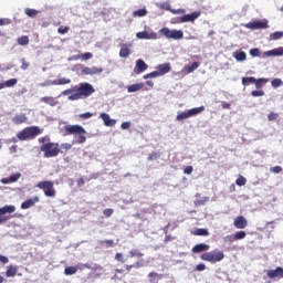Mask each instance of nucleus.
<instances>
[{
    "instance_id": "6e6d98bb",
    "label": "nucleus",
    "mask_w": 283,
    "mask_h": 283,
    "mask_svg": "<svg viewBox=\"0 0 283 283\" xmlns=\"http://www.w3.org/2000/svg\"><path fill=\"white\" fill-rule=\"evenodd\" d=\"M250 55L255 59V56H260V49H251Z\"/></svg>"
},
{
    "instance_id": "a211bd4d",
    "label": "nucleus",
    "mask_w": 283,
    "mask_h": 283,
    "mask_svg": "<svg viewBox=\"0 0 283 283\" xmlns=\"http://www.w3.org/2000/svg\"><path fill=\"white\" fill-rule=\"evenodd\" d=\"M210 249H211L210 244L199 243L192 248V253H205V251H209Z\"/></svg>"
},
{
    "instance_id": "f257e3e1",
    "label": "nucleus",
    "mask_w": 283,
    "mask_h": 283,
    "mask_svg": "<svg viewBox=\"0 0 283 283\" xmlns=\"http://www.w3.org/2000/svg\"><path fill=\"white\" fill-rule=\"evenodd\" d=\"M96 90L92 84L84 82L75 86V92L69 96V101H81V98H88Z\"/></svg>"
},
{
    "instance_id": "39448f33",
    "label": "nucleus",
    "mask_w": 283,
    "mask_h": 283,
    "mask_svg": "<svg viewBox=\"0 0 283 283\" xmlns=\"http://www.w3.org/2000/svg\"><path fill=\"white\" fill-rule=\"evenodd\" d=\"M40 151H43L44 158H56L61 154V146L56 143L49 142L41 145Z\"/></svg>"
},
{
    "instance_id": "f3484780",
    "label": "nucleus",
    "mask_w": 283,
    "mask_h": 283,
    "mask_svg": "<svg viewBox=\"0 0 283 283\" xmlns=\"http://www.w3.org/2000/svg\"><path fill=\"white\" fill-rule=\"evenodd\" d=\"M137 39H146V40H156L158 39V34L156 32H147V31H142V32H138L136 34Z\"/></svg>"
},
{
    "instance_id": "1a4fd4ad",
    "label": "nucleus",
    "mask_w": 283,
    "mask_h": 283,
    "mask_svg": "<svg viewBox=\"0 0 283 283\" xmlns=\"http://www.w3.org/2000/svg\"><path fill=\"white\" fill-rule=\"evenodd\" d=\"M248 30H266L269 29V20H254L245 24Z\"/></svg>"
},
{
    "instance_id": "4be33fe9",
    "label": "nucleus",
    "mask_w": 283,
    "mask_h": 283,
    "mask_svg": "<svg viewBox=\"0 0 283 283\" xmlns=\"http://www.w3.org/2000/svg\"><path fill=\"white\" fill-rule=\"evenodd\" d=\"M40 102L45 103V105H50L51 107H56V105H59V102L52 96L41 97Z\"/></svg>"
},
{
    "instance_id": "5fc2aeb1",
    "label": "nucleus",
    "mask_w": 283,
    "mask_h": 283,
    "mask_svg": "<svg viewBox=\"0 0 283 283\" xmlns=\"http://www.w3.org/2000/svg\"><path fill=\"white\" fill-rule=\"evenodd\" d=\"M10 23H12V20H10L8 18L0 19V25H10Z\"/></svg>"
},
{
    "instance_id": "680f3d73",
    "label": "nucleus",
    "mask_w": 283,
    "mask_h": 283,
    "mask_svg": "<svg viewBox=\"0 0 283 283\" xmlns=\"http://www.w3.org/2000/svg\"><path fill=\"white\" fill-rule=\"evenodd\" d=\"M184 174H187V176L193 174V167H192V166H187V167L184 169Z\"/></svg>"
},
{
    "instance_id": "ea45409f",
    "label": "nucleus",
    "mask_w": 283,
    "mask_h": 283,
    "mask_svg": "<svg viewBox=\"0 0 283 283\" xmlns=\"http://www.w3.org/2000/svg\"><path fill=\"white\" fill-rule=\"evenodd\" d=\"M235 185L238 187H244V185H247V178H244V176L240 175L238 177V179L235 180Z\"/></svg>"
},
{
    "instance_id": "6ab92c4d",
    "label": "nucleus",
    "mask_w": 283,
    "mask_h": 283,
    "mask_svg": "<svg viewBox=\"0 0 283 283\" xmlns=\"http://www.w3.org/2000/svg\"><path fill=\"white\" fill-rule=\"evenodd\" d=\"M157 72H159V76H165V74H169V72H171V64H159L157 66Z\"/></svg>"
},
{
    "instance_id": "49530a36",
    "label": "nucleus",
    "mask_w": 283,
    "mask_h": 283,
    "mask_svg": "<svg viewBox=\"0 0 283 283\" xmlns=\"http://www.w3.org/2000/svg\"><path fill=\"white\" fill-rule=\"evenodd\" d=\"M17 83H19V81L17 78H11V80H8L4 82L7 87H14V85H17Z\"/></svg>"
},
{
    "instance_id": "dca6fc26",
    "label": "nucleus",
    "mask_w": 283,
    "mask_h": 283,
    "mask_svg": "<svg viewBox=\"0 0 283 283\" xmlns=\"http://www.w3.org/2000/svg\"><path fill=\"white\" fill-rule=\"evenodd\" d=\"M99 118H102L106 127H114V125H116V119L109 118V114L107 113H101Z\"/></svg>"
},
{
    "instance_id": "79ce46f5",
    "label": "nucleus",
    "mask_w": 283,
    "mask_h": 283,
    "mask_svg": "<svg viewBox=\"0 0 283 283\" xmlns=\"http://www.w3.org/2000/svg\"><path fill=\"white\" fill-rule=\"evenodd\" d=\"M160 158V153L153 151L148 155L147 160H158Z\"/></svg>"
},
{
    "instance_id": "423d86ee",
    "label": "nucleus",
    "mask_w": 283,
    "mask_h": 283,
    "mask_svg": "<svg viewBox=\"0 0 283 283\" xmlns=\"http://www.w3.org/2000/svg\"><path fill=\"white\" fill-rule=\"evenodd\" d=\"M200 260L203 262H210V264H216L224 260V252L222 251H210L200 255Z\"/></svg>"
},
{
    "instance_id": "2eb2a0df",
    "label": "nucleus",
    "mask_w": 283,
    "mask_h": 283,
    "mask_svg": "<svg viewBox=\"0 0 283 283\" xmlns=\"http://www.w3.org/2000/svg\"><path fill=\"white\" fill-rule=\"evenodd\" d=\"M149 67V65H147V63H145V61L143 60H137L136 61V65L134 69V72L136 74H143V72H146V70Z\"/></svg>"
},
{
    "instance_id": "ddd939ff",
    "label": "nucleus",
    "mask_w": 283,
    "mask_h": 283,
    "mask_svg": "<svg viewBox=\"0 0 283 283\" xmlns=\"http://www.w3.org/2000/svg\"><path fill=\"white\" fill-rule=\"evenodd\" d=\"M82 74H84V76H95V75H98V74H103V67H97V66L88 67V66H85L82 70Z\"/></svg>"
},
{
    "instance_id": "4468645a",
    "label": "nucleus",
    "mask_w": 283,
    "mask_h": 283,
    "mask_svg": "<svg viewBox=\"0 0 283 283\" xmlns=\"http://www.w3.org/2000/svg\"><path fill=\"white\" fill-rule=\"evenodd\" d=\"M233 224L235 229H247L249 221H247V218L239 216L234 219Z\"/></svg>"
},
{
    "instance_id": "864d4df0",
    "label": "nucleus",
    "mask_w": 283,
    "mask_h": 283,
    "mask_svg": "<svg viewBox=\"0 0 283 283\" xmlns=\"http://www.w3.org/2000/svg\"><path fill=\"white\" fill-rule=\"evenodd\" d=\"M101 243L105 244L107 249H112V247H114V240H104Z\"/></svg>"
},
{
    "instance_id": "c9c22d12",
    "label": "nucleus",
    "mask_w": 283,
    "mask_h": 283,
    "mask_svg": "<svg viewBox=\"0 0 283 283\" xmlns=\"http://www.w3.org/2000/svg\"><path fill=\"white\" fill-rule=\"evenodd\" d=\"M193 235H203L207 237L209 235V230L205 229V228H198L196 229L193 232Z\"/></svg>"
},
{
    "instance_id": "0eeeda50",
    "label": "nucleus",
    "mask_w": 283,
    "mask_h": 283,
    "mask_svg": "<svg viewBox=\"0 0 283 283\" xmlns=\"http://www.w3.org/2000/svg\"><path fill=\"white\" fill-rule=\"evenodd\" d=\"M38 189H42L46 198H54L56 190L54 189V181H40L36 184Z\"/></svg>"
},
{
    "instance_id": "a878e982",
    "label": "nucleus",
    "mask_w": 283,
    "mask_h": 283,
    "mask_svg": "<svg viewBox=\"0 0 283 283\" xmlns=\"http://www.w3.org/2000/svg\"><path fill=\"white\" fill-rule=\"evenodd\" d=\"M25 120H28V117L25 116V114L15 115L12 118V123L14 125H23V123H25Z\"/></svg>"
},
{
    "instance_id": "473e14b6",
    "label": "nucleus",
    "mask_w": 283,
    "mask_h": 283,
    "mask_svg": "<svg viewBox=\"0 0 283 283\" xmlns=\"http://www.w3.org/2000/svg\"><path fill=\"white\" fill-rule=\"evenodd\" d=\"M6 275H7V277H14V275H17V266L9 265L7 268Z\"/></svg>"
},
{
    "instance_id": "37998d69",
    "label": "nucleus",
    "mask_w": 283,
    "mask_h": 283,
    "mask_svg": "<svg viewBox=\"0 0 283 283\" xmlns=\"http://www.w3.org/2000/svg\"><path fill=\"white\" fill-rule=\"evenodd\" d=\"M247 238V232L244 231H238L234 234V240H244Z\"/></svg>"
},
{
    "instance_id": "72a5a7b5",
    "label": "nucleus",
    "mask_w": 283,
    "mask_h": 283,
    "mask_svg": "<svg viewBox=\"0 0 283 283\" xmlns=\"http://www.w3.org/2000/svg\"><path fill=\"white\" fill-rule=\"evenodd\" d=\"M280 39H283V31H275L270 34V41H280Z\"/></svg>"
},
{
    "instance_id": "f8f14e48",
    "label": "nucleus",
    "mask_w": 283,
    "mask_h": 283,
    "mask_svg": "<svg viewBox=\"0 0 283 283\" xmlns=\"http://www.w3.org/2000/svg\"><path fill=\"white\" fill-rule=\"evenodd\" d=\"M266 275L270 280H282L283 279V268L277 266L274 270H268Z\"/></svg>"
},
{
    "instance_id": "cd10ccee",
    "label": "nucleus",
    "mask_w": 283,
    "mask_h": 283,
    "mask_svg": "<svg viewBox=\"0 0 283 283\" xmlns=\"http://www.w3.org/2000/svg\"><path fill=\"white\" fill-rule=\"evenodd\" d=\"M78 273V265L75 266H66L64 269V274L65 275H76Z\"/></svg>"
},
{
    "instance_id": "338daca9",
    "label": "nucleus",
    "mask_w": 283,
    "mask_h": 283,
    "mask_svg": "<svg viewBox=\"0 0 283 283\" xmlns=\"http://www.w3.org/2000/svg\"><path fill=\"white\" fill-rule=\"evenodd\" d=\"M129 127H132V123L130 122H124L120 125L122 129H129Z\"/></svg>"
},
{
    "instance_id": "9b49d317",
    "label": "nucleus",
    "mask_w": 283,
    "mask_h": 283,
    "mask_svg": "<svg viewBox=\"0 0 283 283\" xmlns=\"http://www.w3.org/2000/svg\"><path fill=\"white\" fill-rule=\"evenodd\" d=\"M14 211H17L14 206H4L0 208V224H3V222H8V220H10V216L6 217V213H14Z\"/></svg>"
},
{
    "instance_id": "bb28decb",
    "label": "nucleus",
    "mask_w": 283,
    "mask_h": 283,
    "mask_svg": "<svg viewBox=\"0 0 283 283\" xmlns=\"http://www.w3.org/2000/svg\"><path fill=\"white\" fill-rule=\"evenodd\" d=\"M185 36V33L182 30H172L170 33V39H174L175 41H180Z\"/></svg>"
},
{
    "instance_id": "09e8293b",
    "label": "nucleus",
    "mask_w": 283,
    "mask_h": 283,
    "mask_svg": "<svg viewBox=\"0 0 283 283\" xmlns=\"http://www.w3.org/2000/svg\"><path fill=\"white\" fill-rule=\"evenodd\" d=\"M270 171H271L272 174H282L283 168H282V166H274V167H271V168H270Z\"/></svg>"
},
{
    "instance_id": "c756f323",
    "label": "nucleus",
    "mask_w": 283,
    "mask_h": 283,
    "mask_svg": "<svg viewBox=\"0 0 283 283\" xmlns=\"http://www.w3.org/2000/svg\"><path fill=\"white\" fill-rule=\"evenodd\" d=\"M171 32L172 30L167 27H164L159 30V34L161 36H165V39H171Z\"/></svg>"
},
{
    "instance_id": "c85d7f7f",
    "label": "nucleus",
    "mask_w": 283,
    "mask_h": 283,
    "mask_svg": "<svg viewBox=\"0 0 283 283\" xmlns=\"http://www.w3.org/2000/svg\"><path fill=\"white\" fill-rule=\"evenodd\" d=\"M200 67V62H193L191 65H186L185 70L188 74L196 72V70Z\"/></svg>"
},
{
    "instance_id": "2f4dec72",
    "label": "nucleus",
    "mask_w": 283,
    "mask_h": 283,
    "mask_svg": "<svg viewBox=\"0 0 283 283\" xmlns=\"http://www.w3.org/2000/svg\"><path fill=\"white\" fill-rule=\"evenodd\" d=\"M129 54H132V51L129 50V48H127V45H123V48L119 50V56L122 59H127Z\"/></svg>"
},
{
    "instance_id": "7c9ffc66",
    "label": "nucleus",
    "mask_w": 283,
    "mask_h": 283,
    "mask_svg": "<svg viewBox=\"0 0 283 283\" xmlns=\"http://www.w3.org/2000/svg\"><path fill=\"white\" fill-rule=\"evenodd\" d=\"M18 45H30V36L28 35H22L17 39Z\"/></svg>"
},
{
    "instance_id": "412c9836",
    "label": "nucleus",
    "mask_w": 283,
    "mask_h": 283,
    "mask_svg": "<svg viewBox=\"0 0 283 283\" xmlns=\"http://www.w3.org/2000/svg\"><path fill=\"white\" fill-rule=\"evenodd\" d=\"M36 202H39V197H33L31 199H28L21 203V209H30L31 207H34Z\"/></svg>"
},
{
    "instance_id": "a19ab883",
    "label": "nucleus",
    "mask_w": 283,
    "mask_h": 283,
    "mask_svg": "<svg viewBox=\"0 0 283 283\" xmlns=\"http://www.w3.org/2000/svg\"><path fill=\"white\" fill-rule=\"evenodd\" d=\"M223 242H227L228 244H233L235 242V235L234 234H228L223 238Z\"/></svg>"
},
{
    "instance_id": "13d9d810",
    "label": "nucleus",
    "mask_w": 283,
    "mask_h": 283,
    "mask_svg": "<svg viewBox=\"0 0 283 283\" xmlns=\"http://www.w3.org/2000/svg\"><path fill=\"white\" fill-rule=\"evenodd\" d=\"M279 116L280 115L277 113H270L268 115V118H269V120H277Z\"/></svg>"
},
{
    "instance_id": "052dcab7",
    "label": "nucleus",
    "mask_w": 283,
    "mask_h": 283,
    "mask_svg": "<svg viewBox=\"0 0 283 283\" xmlns=\"http://www.w3.org/2000/svg\"><path fill=\"white\" fill-rule=\"evenodd\" d=\"M251 96H254V97L264 96V91H252Z\"/></svg>"
},
{
    "instance_id": "c03bdc74",
    "label": "nucleus",
    "mask_w": 283,
    "mask_h": 283,
    "mask_svg": "<svg viewBox=\"0 0 283 283\" xmlns=\"http://www.w3.org/2000/svg\"><path fill=\"white\" fill-rule=\"evenodd\" d=\"M158 76H160V73L158 71H154L144 75V78H158Z\"/></svg>"
},
{
    "instance_id": "603ef678",
    "label": "nucleus",
    "mask_w": 283,
    "mask_h": 283,
    "mask_svg": "<svg viewBox=\"0 0 283 283\" xmlns=\"http://www.w3.org/2000/svg\"><path fill=\"white\" fill-rule=\"evenodd\" d=\"M57 32L59 34H67L70 32V27H60Z\"/></svg>"
},
{
    "instance_id": "e433bc0d",
    "label": "nucleus",
    "mask_w": 283,
    "mask_h": 283,
    "mask_svg": "<svg viewBox=\"0 0 283 283\" xmlns=\"http://www.w3.org/2000/svg\"><path fill=\"white\" fill-rule=\"evenodd\" d=\"M263 83H269V78H264V77H261L258 80L255 78L254 85H255L256 90H262Z\"/></svg>"
},
{
    "instance_id": "58836bf2",
    "label": "nucleus",
    "mask_w": 283,
    "mask_h": 283,
    "mask_svg": "<svg viewBox=\"0 0 283 283\" xmlns=\"http://www.w3.org/2000/svg\"><path fill=\"white\" fill-rule=\"evenodd\" d=\"M115 260H116V262H120V264H125V262H127V256L125 258V255H123V253H120V252H117L116 254H115Z\"/></svg>"
},
{
    "instance_id": "5701e85b",
    "label": "nucleus",
    "mask_w": 283,
    "mask_h": 283,
    "mask_svg": "<svg viewBox=\"0 0 283 283\" xmlns=\"http://www.w3.org/2000/svg\"><path fill=\"white\" fill-rule=\"evenodd\" d=\"M147 14H149V11H147L146 8H143V9H138V10H135L133 13H132V17L134 19H140L143 17H147Z\"/></svg>"
},
{
    "instance_id": "a18cd8bd",
    "label": "nucleus",
    "mask_w": 283,
    "mask_h": 283,
    "mask_svg": "<svg viewBox=\"0 0 283 283\" xmlns=\"http://www.w3.org/2000/svg\"><path fill=\"white\" fill-rule=\"evenodd\" d=\"M254 82H255V77H242V85H244L245 87L250 83H254Z\"/></svg>"
},
{
    "instance_id": "aec40b11",
    "label": "nucleus",
    "mask_w": 283,
    "mask_h": 283,
    "mask_svg": "<svg viewBox=\"0 0 283 283\" xmlns=\"http://www.w3.org/2000/svg\"><path fill=\"white\" fill-rule=\"evenodd\" d=\"M264 56H283V46L263 53Z\"/></svg>"
},
{
    "instance_id": "774afa93",
    "label": "nucleus",
    "mask_w": 283,
    "mask_h": 283,
    "mask_svg": "<svg viewBox=\"0 0 283 283\" xmlns=\"http://www.w3.org/2000/svg\"><path fill=\"white\" fill-rule=\"evenodd\" d=\"M62 149H65L66 151L72 149V144L64 143L61 145Z\"/></svg>"
},
{
    "instance_id": "bf43d9fd",
    "label": "nucleus",
    "mask_w": 283,
    "mask_h": 283,
    "mask_svg": "<svg viewBox=\"0 0 283 283\" xmlns=\"http://www.w3.org/2000/svg\"><path fill=\"white\" fill-rule=\"evenodd\" d=\"M92 116H94L92 113L80 114V118H83V120H87V118H92Z\"/></svg>"
},
{
    "instance_id": "f704fd0d",
    "label": "nucleus",
    "mask_w": 283,
    "mask_h": 283,
    "mask_svg": "<svg viewBox=\"0 0 283 283\" xmlns=\"http://www.w3.org/2000/svg\"><path fill=\"white\" fill-rule=\"evenodd\" d=\"M72 83V80L66 77H61L57 81L53 82V85H70Z\"/></svg>"
},
{
    "instance_id": "8fccbe9b",
    "label": "nucleus",
    "mask_w": 283,
    "mask_h": 283,
    "mask_svg": "<svg viewBox=\"0 0 283 283\" xmlns=\"http://www.w3.org/2000/svg\"><path fill=\"white\" fill-rule=\"evenodd\" d=\"M19 178H21V174L20 172H17L12 176L9 177V181L12 184V182H17L19 180Z\"/></svg>"
},
{
    "instance_id": "f03ea898",
    "label": "nucleus",
    "mask_w": 283,
    "mask_h": 283,
    "mask_svg": "<svg viewBox=\"0 0 283 283\" xmlns=\"http://www.w3.org/2000/svg\"><path fill=\"white\" fill-rule=\"evenodd\" d=\"M64 132L65 136H77V145H83V143H86L87 140V137L85 136L87 130L81 125H65Z\"/></svg>"
},
{
    "instance_id": "4c0bfd02",
    "label": "nucleus",
    "mask_w": 283,
    "mask_h": 283,
    "mask_svg": "<svg viewBox=\"0 0 283 283\" xmlns=\"http://www.w3.org/2000/svg\"><path fill=\"white\" fill-rule=\"evenodd\" d=\"M24 13L27 14V17H30L31 19H34V17H36V14H39V11L35 10V9L27 8L24 10Z\"/></svg>"
},
{
    "instance_id": "6e6552de",
    "label": "nucleus",
    "mask_w": 283,
    "mask_h": 283,
    "mask_svg": "<svg viewBox=\"0 0 283 283\" xmlns=\"http://www.w3.org/2000/svg\"><path fill=\"white\" fill-rule=\"evenodd\" d=\"M205 112V106H199L195 108H190L188 111H185L182 113H179L176 116V120H187V118H191V116H198V114H202Z\"/></svg>"
},
{
    "instance_id": "393cba45",
    "label": "nucleus",
    "mask_w": 283,
    "mask_h": 283,
    "mask_svg": "<svg viewBox=\"0 0 283 283\" xmlns=\"http://www.w3.org/2000/svg\"><path fill=\"white\" fill-rule=\"evenodd\" d=\"M233 59H235V61H247V53L242 50H237L233 52Z\"/></svg>"
},
{
    "instance_id": "20e7f679",
    "label": "nucleus",
    "mask_w": 283,
    "mask_h": 283,
    "mask_svg": "<svg viewBox=\"0 0 283 283\" xmlns=\"http://www.w3.org/2000/svg\"><path fill=\"white\" fill-rule=\"evenodd\" d=\"M43 129L39 126H28L17 134V138L20 140H34L36 136H41Z\"/></svg>"
},
{
    "instance_id": "de8ad7c7",
    "label": "nucleus",
    "mask_w": 283,
    "mask_h": 283,
    "mask_svg": "<svg viewBox=\"0 0 283 283\" xmlns=\"http://www.w3.org/2000/svg\"><path fill=\"white\" fill-rule=\"evenodd\" d=\"M271 85H272V87L277 88V87L282 86V80L281 78H274V80H272Z\"/></svg>"
},
{
    "instance_id": "0e129e2a",
    "label": "nucleus",
    "mask_w": 283,
    "mask_h": 283,
    "mask_svg": "<svg viewBox=\"0 0 283 283\" xmlns=\"http://www.w3.org/2000/svg\"><path fill=\"white\" fill-rule=\"evenodd\" d=\"M207 269V265L205 263H199L196 265L195 271H205Z\"/></svg>"
},
{
    "instance_id": "e2e57ef3",
    "label": "nucleus",
    "mask_w": 283,
    "mask_h": 283,
    "mask_svg": "<svg viewBox=\"0 0 283 283\" xmlns=\"http://www.w3.org/2000/svg\"><path fill=\"white\" fill-rule=\"evenodd\" d=\"M21 70H28V67H30V63H28V61H25V59L21 60Z\"/></svg>"
},
{
    "instance_id": "b1692460",
    "label": "nucleus",
    "mask_w": 283,
    "mask_h": 283,
    "mask_svg": "<svg viewBox=\"0 0 283 283\" xmlns=\"http://www.w3.org/2000/svg\"><path fill=\"white\" fill-rule=\"evenodd\" d=\"M144 87H145L144 83L132 84V85L127 86V92L129 94H132L134 92H140V90H143Z\"/></svg>"
},
{
    "instance_id": "3c124183",
    "label": "nucleus",
    "mask_w": 283,
    "mask_h": 283,
    "mask_svg": "<svg viewBox=\"0 0 283 283\" xmlns=\"http://www.w3.org/2000/svg\"><path fill=\"white\" fill-rule=\"evenodd\" d=\"M105 218H112L113 213H114V209L112 208H106L104 211H103Z\"/></svg>"
},
{
    "instance_id": "4d7b16f0",
    "label": "nucleus",
    "mask_w": 283,
    "mask_h": 283,
    "mask_svg": "<svg viewBox=\"0 0 283 283\" xmlns=\"http://www.w3.org/2000/svg\"><path fill=\"white\" fill-rule=\"evenodd\" d=\"M93 54L91 52H86L84 54H82V59L83 61H90V59H93Z\"/></svg>"
},
{
    "instance_id": "69168bd1",
    "label": "nucleus",
    "mask_w": 283,
    "mask_h": 283,
    "mask_svg": "<svg viewBox=\"0 0 283 283\" xmlns=\"http://www.w3.org/2000/svg\"><path fill=\"white\" fill-rule=\"evenodd\" d=\"M74 92H76V90H74V88H67V90L63 91L62 94H63L64 96H69V94H71V96H72V94H74Z\"/></svg>"
},
{
    "instance_id": "7ed1b4c3",
    "label": "nucleus",
    "mask_w": 283,
    "mask_h": 283,
    "mask_svg": "<svg viewBox=\"0 0 283 283\" xmlns=\"http://www.w3.org/2000/svg\"><path fill=\"white\" fill-rule=\"evenodd\" d=\"M144 256H145V254L142 253L140 250L132 249L127 254V260H132V258H136L137 261L134 262L133 264L124 265L125 271H127V273H129V271H132V269H143V266H145V260H143Z\"/></svg>"
},
{
    "instance_id": "9d476101",
    "label": "nucleus",
    "mask_w": 283,
    "mask_h": 283,
    "mask_svg": "<svg viewBox=\"0 0 283 283\" xmlns=\"http://www.w3.org/2000/svg\"><path fill=\"white\" fill-rule=\"evenodd\" d=\"M200 14H202L200 11H195L189 14H185L181 18H177L174 23H193L196 19H199Z\"/></svg>"
}]
</instances>
